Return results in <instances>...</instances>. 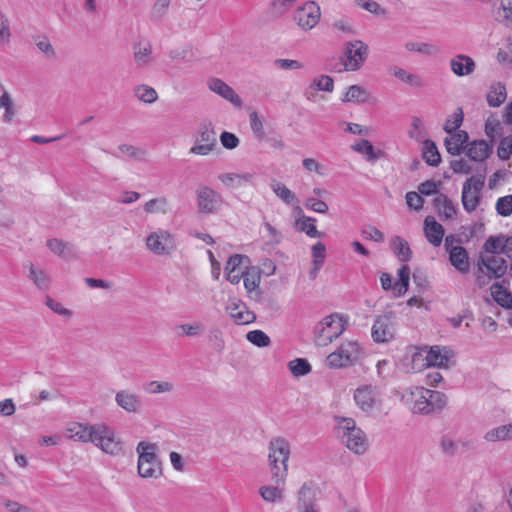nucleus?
Masks as SVG:
<instances>
[{
  "label": "nucleus",
  "instance_id": "51",
  "mask_svg": "<svg viewBox=\"0 0 512 512\" xmlns=\"http://www.w3.org/2000/svg\"><path fill=\"white\" fill-rule=\"evenodd\" d=\"M352 149L358 153L365 155L368 161H375L379 155L375 151L374 146L368 140H361L352 146Z\"/></svg>",
  "mask_w": 512,
  "mask_h": 512
},
{
  "label": "nucleus",
  "instance_id": "63",
  "mask_svg": "<svg viewBox=\"0 0 512 512\" xmlns=\"http://www.w3.org/2000/svg\"><path fill=\"white\" fill-rule=\"evenodd\" d=\"M355 4L374 15L384 14V9L374 0H355Z\"/></svg>",
  "mask_w": 512,
  "mask_h": 512
},
{
  "label": "nucleus",
  "instance_id": "43",
  "mask_svg": "<svg viewBox=\"0 0 512 512\" xmlns=\"http://www.w3.org/2000/svg\"><path fill=\"white\" fill-rule=\"evenodd\" d=\"M133 95L138 101L145 104H153L159 98L157 91L147 84H138L134 86Z\"/></svg>",
  "mask_w": 512,
  "mask_h": 512
},
{
  "label": "nucleus",
  "instance_id": "58",
  "mask_svg": "<svg viewBox=\"0 0 512 512\" xmlns=\"http://www.w3.org/2000/svg\"><path fill=\"white\" fill-rule=\"evenodd\" d=\"M439 446L442 453L447 456H454L458 449L456 441L449 435H444L441 437Z\"/></svg>",
  "mask_w": 512,
  "mask_h": 512
},
{
  "label": "nucleus",
  "instance_id": "41",
  "mask_svg": "<svg viewBox=\"0 0 512 512\" xmlns=\"http://www.w3.org/2000/svg\"><path fill=\"white\" fill-rule=\"evenodd\" d=\"M506 98V87L500 82L492 84L486 96L487 103L490 107H499L505 102Z\"/></svg>",
  "mask_w": 512,
  "mask_h": 512
},
{
  "label": "nucleus",
  "instance_id": "46",
  "mask_svg": "<svg viewBox=\"0 0 512 512\" xmlns=\"http://www.w3.org/2000/svg\"><path fill=\"white\" fill-rule=\"evenodd\" d=\"M174 388V384L170 381L152 380L144 385L145 392L151 395L171 393Z\"/></svg>",
  "mask_w": 512,
  "mask_h": 512
},
{
  "label": "nucleus",
  "instance_id": "38",
  "mask_svg": "<svg viewBox=\"0 0 512 512\" xmlns=\"http://www.w3.org/2000/svg\"><path fill=\"white\" fill-rule=\"evenodd\" d=\"M270 188L273 193L286 205H294L298 202L297 197L293 191H291L284 183L278 180H272L270 182Z\"/></svg>",
  "mask_w": 512,
  "mask_h": 512
},
{
  "label": "nucleus",
  "instance_id": "16",
  "mask_svg": "<svg viewBox=\"0 0 512 512\" xmlns=\"http://www.w3.org/2000/svg\"><path fill=\"white\" fill-rule=\"evenodd\" d=\"M395 320L392 314L378 316L372 326L371 336L376 343H386L395 336Z\"/></svg>",
  "mask_w": 512,
  "mask_h": 512
},
{
  "label": "nucleus",
  "instance_id": "54",
  "mask_svg": "<svg viewBox=\"0 0 512 512\" xmlns=\"http://www.w3.org/2000/svg\"><path fill=\"white\" fill-rule=\"evenodd\" d=\"M485 440L489 442L506 441L510 439L509 425H502L489 430L485 436Z\"/></svg>",
  "mask_w": 512,
  "mask_h": 512
},
{
  "label": "nucleus",
  "instance_id": "33",
  "mask_svg": "<svg viewBox=\"0 0 512 512\" xmlns=\"http://www.w3.org/2000/svg\"><path fill=\"white\" fill-rule=\"evenodd\" d=\"M389 71L395 78L412 88H423L425 86V81L421 76L411 73L399 66H393Z\"/></svg>",
  "mask_w": 512,
  "mask_h": 512
},
{
  "label": "nucleus",
  "instance_id": "47",
  "mask_svg": "<svg viewBox=\"0 0 512 512\" xmlns=\"http://www.w3.org/2000/svg\"><path fill=\"white\" fill-rule=\"evenodd\" d=\"M283 486L284 485L277 484H275V486H261L259 488V494L261 495L263 500L267 502L282 501L284 498Z\"/></svg>",
  "mask_w": 512,
  "mask_h": 512
},
{
  "label": "nucleus",
  "instance_id": "1",
  "mask_svg": "<svg viewBox=\"0 0 512 512\" xmlns=\"http://www.w3.org/2000/svg\"><path fill=\"white\" fill-rule=\"evenodd\" d=\"M334 423L337 438L349 451L364 455L369 450V439L353 418L334 416Z\"/></svg>",
  "mask_w": 512,
  "mask_h": 512
},
{
  "label": "nucleus",
  "instance_id": "37",
  "mask_svg": "<svg viewBox=\"0 0 512 512\" xmlns=\"http://www.w3.org/2000/svg\"><path fill=\"white\" fill-rule=\"evenodd\" d=\"M46 245L51 250V252L63 259H70L75 257L74 247L70 243L64 242L61 239H49L47 240Z\"/></svg>",
  "mask_w": 512,
  "mask_h": 512
},
{
  "label": "nucleus",
  "instance_id": "61",
  "mask_svg": "<svg viewBox=\"0 0 512 512\" xmlns=\"http://www.w3.org/2000/svg\"><path fill=\"white\" fill-rule=\"evenodd\" d=\"M497 212L504 217L512 214V195L501 197L496 202Z\"/></svg>",
  "mask_w": 512,
  "mask_h": 512
},
{
  "label": "nucleus",
  "instance_id": "9",
  "mask_svg": "<svg viewBox=\"0 0 512 512\" xmlns=\"http://www.w3.org/2000/svg\"><path fill=\"white\" fill-rule=\"evenodd\" d=\"M217 147V137L214 127L210 121H204L199 125L195 135L194 145L189 153L199 156H207Z\"/></svg>",
  "mask_w": 512,
  "mask_h": 512
},
{
  "label": "nucleus",
  "instance_id": "34",
  "mask_svg": "<svg viewBox=\"0 0 512 512\" xmlns=\"http://www.w3.org/2000/svg\"><path fill=\"white\" fill-rule=\"evenodd\" d=\"M371 93L360 85H351L347 87L344 92L341 101L342 102H358V103H367L371 100Z\"/></svg>",
  "mask_w": 512,
  "mask_h": 512
},
{
  "label": "nucleus",
  "instance_id": "55",
  "mask_svg": "<svg viewBox=\"0 0 512 512\" xmlns=\"http://www.w3.org/2000/svg\"><path fill=\"white\" fill-rule=\"evenodd\" d=\"M505 239L506 238L502 236L489 237L484 243V250L491 255H499L500 253L504 254Z\"/></svg>",
  "mask_w": 512,
  "mask_h": 512
},
{
  "label": "nucleus",
  "instance_id": "35",
  "mask_svg": "<svg viewBox=\"0 0 512 512\" xmlns=\"http://www.w3.org/2000/svg\"><path fill=\"white\" fill-rule=\"evenodd\" d=\"M433 204L440 217L444 219H452L456 215V207L453 202L444 194H438Z\"/></svg>",
  "mask_w": 512,
  "mask_h": 512
},
{
  "label": "nucleus",
  "instance_id": "15",
  "mask_svg": "<svg viewBox=\"0 0 512 512\" xmlns=\"http://www.w3.org/2000/svg\"><path fill=\"white\" fill-rule=\"evenodd\" d=\"M398 281L393 285L392 276L383 272L380 276V283L383 290H392L396 297L403 296L409 289L410 268L403 265L397 272Z\"/></svg>",
  "mask_w": 512,
  "mask_h": 512
},
{
  "label": "nucleus",
  "instance_id": "29",
  "mask_svg": "<svg viewBox=\"0 0 512 512\" xmlns=\"http://www.w3.org/2000/svg\"><path fill=\"white\" fill-rule=\"evenodd\" d=\"M91 429L92 424L72 422L65 427L64 436L75 442L89 443Z\"/></svg>",
  "mask_w": 512,
  "mask_h": 512
},
{
  "label": "nucleus",
  "instance_id": "40",
  "mask_svg": "<svg viewBox=\"0 0 512 512\" xmlns=\"http://www.w3.org/2000/svg\"><path fill=\"white\" fill-rule=\"evenodd\" d=\"M28 278L42 291H46L50 288L51 278L49 274L41 268H36L33 264L29 267Z\"/></svg>",
  "mask_w": 512,
  "mask_h": 512
},
{
  "label": "nucleus",
  "instance_id": "39",
  "mask_svg": "<svg viewBox=\"0 0 512 512\" xmlns=\"http://www.w3.org/2000/svg\"><path fill=\"white\" fill-rule=\"evenodd\" d=\"M244 287L247 290V292L252 293L256 291L261 282V271L257 267H244V272L242 275Z\"/></svg>",
  "mask_w": 512,
  "mask_h": 512
},
{
  "label": "nucleus",
  "instance_id": "27",
  "mask_svg": "<svg viewBox=\"0 0 512 512\" xmlns=\"http://www.w3.org/2000/svg\"><path fill=\"white\" fill-rule=\"evenodd\" d=\"M449 63L451 71L458 77L471 75L476 69L475 61L465 54L455 55Z\"/></svg>",
  "mask_w": 512,
  "mask_h": 512
},
{
  "label": "nucleus",
  "instance_id": "23",
  "mask_svg": "<svg viewBox=\"0 0 512 512\" xmlns=\"http://www.w3.org/2000/svg\"><path fill=\"white\" fill-rule=\"evenodd\" d=\"M133 60L137 68L144 69L154 62L153 49L150 42H139L133 45Z\"/></svg>",
  "mask_w": 512,
  "mask_h": 512
},
{
  "label": "nucleus",
  "instance_id": "60",
  "mask_svg": "<svg viewBox=\"0 0 512 512\" xmlns=\"http://www.w3.org/2000/svg\"><path fill=\"white\" fill-rule=\"evenodd\" d=\"M170 5L171 0H155L151 10L152 17L162 19L167 15Z\"/></svg>",
  "mask_w": 512,
  "mask_h": 512
},
{
  "label": "nucleus",
  "instance_id": "44",
  "mask_svg": "<svg viewBox=\"0 0 512 512\" xmlns=\"http://www.w3.org/2000/svg\"><path fill=\"white\" fill-rule=\"evenodd\" d=\"M143 210L147 214H167L170 210L169 201L164 196L150 199L143 205Z\"/></svg>",
  "mask_w": 512,
  "mask_h": 512
},
{
  "label": "nucleus",
  "instance_id": "42",
  "mask_svg": "<svg viewBox=\"0 0 512 512\" xmlns=\"http://www.w3.org/2000/svg\"><path fill=\"white\" fill-rule=\"evenodd\" d=\"M391 249L399 261L407 262L411 259L412 251L408 242L402 237L394 236L391 239Z\"/></svg>",
  "mask_w": 512,
  "mask_h": 512
},
{
  "label": "nucleus",
  "instance_id": "25",
  "mask_svg": "<svg viewBox=\"0 0 512 512\" xmlns=\"http://www.w3.org/2000/svg\"><path fill=\"white\" fill-rule=\"evenodd\" d=\"M256 174L253 172L241 173H222L218 175V180L226 188H239L245 184H254Z\"/></svg>",
  "mask_w": 512,
  "mask_h": 512
},
{
  "label": "nucleus",
  "instance_id": "17",
  "mask_svg": "<svg viewBox=\"0 0 512 512\" xmlns=\"http://www.w3.org/2000/svg\"><path fill=\"white\" fill-rule=\"evenodd\" d=\"M115 402L119 408L129 414H140L144 409L142 397L128 389L117 391Z\"/></svg>",
  "mask_w": 512,
  "mask_h": 512
},
{
  "label": "nucleus",
  "instance_id": "62",
  "mask_svg": "<svg viewBox=\"0 0 512 512\" xmlns=\"http://www.w3.org/2000/svg\"><path fill=\"white\" fill-rule=\"evenodd\" d=\"M498 157L507 160L512 154V135L503 138L497 149Z\"/></svg>",
  "mask_w": 512,
  "mask_h": 512
},
{
  "label": "nucleus",
  "instance_id": "59",
  "mask_svg": "<svg viewBox=\"0 0 512 512\" xmlns=\"http://www.w3.org/2000/svg\"><path fill=\"white\" fill-rule=\"evenodd\" d=\"M118 149L122 155L135 160H142L146 155L144 150L129 144H122Z\"/></svg>",
  "mask_w": 512,
  "mask_h": 512
},
{
  "label": "nucleus",
  "instance_id": "57",
  "mask_svg": "<svg viewBox=\"0 0 512 512\" xmlns=\"http://www.w3.org/2000/svg\"><path fill=\"white\" fill-rule=\"evenodd\" d=\"M247 340L257 347H267L270 345L271 340L269 336L262 330H253L247 333Z\"/></svg>",
  "mask_w": 512,
  "mask_h": 512
},
{
  "label": "nucleus",
  "instance_id": "11",
  "mask_svg": "<svg viewBox=\"0 0 512 512\" xmlns=\"http://www.w3.org/2000/svg\"><path fill=\"white\" fill-rule=\"evenodd\" d=\"M454 356V352L447 347L432 346L429 350L425 351V356H423L422 352L415 353L412 360L414 365L418 361H425V365L428 367L448 369Z\"/></svg>",
  "mask_w": 512,
  "mask_h": 512
},
{
  "label": "nucleus",
  "instance_id": "49",
  "mask_svg": "<svg viewBox=\"0 0 512 512\" xmlns=\"http://www.w3.org/2000/svg\"><path fill=\"white\" fill-rule=\"evenodd\" d=\"M176 329L180 331L178 332L179 336L196 337L204 332L205 327L201 322L195 321L192 323L180 324Z\"/></svg>",
  "mask_w": 512,
  "mask_h": 512
},
{
  "label": "nucleus",
  "instance_id": "48",
  "mask_svg": "<svg viewBox=\"0 0 512 512\" xmlns=\"http://www.w3.org/2000/svg\"><path fill=\"white\" fill-rule=\"evenodd\" d=\"M423 159L430 166H438L441 157L433 141L426 140L423 144Z\"/></svg>",
  "mask_w": 512,
  "mask_h": 512
},
{
  "label": "nucleus",
  "instance_id": "21",
  "mask_svg": "<svg viewBox=\"0 0 512 512\" xmlns=\"http://www.w3.org/2000/svg\"><path fill=\"white\" fill-rule=\"evenodd\" d=\"M478 267L481 272L485 268L494 278H501L507 271L506 260L500 255L480 256Z\"/></svg>",
  "mask_w": 512,
  "mask_h": 512
},
{
  "label": "nucleus",
  "instance_id": "36",
  "mask_svg": "<svg viewBox=\"0 0 512 512\" xmlns=\"http://www.w3.org/2000/svg\"><path fill=\"white\" fill-rule=\"evenodd\" d=\"M468 141V134L463 130H458L450 134L445 139V147L451 155H459L463 150V145Z\"/></svg>",
  "mask_w": 512,
  "mask_h": 512
},
{
  "label": "nucleus",
  "instance_id": "32",
  "mask_svg": "<svg viewBox=\"0 0 512 512\" xmlns=\"http://www.w3.org/2000/svg\"><path fill=\"white\" fill-rule=\"evenodd\" d=\"M296 210L299 214V218L295 222L296 229L300 232H304L310 238L322 237V233L317 230L315 225L316 219L305 216L299 206H296Z\"/></svg>",
  "mask_w": 512,
  "mask_h": 512
},
{
  "label": "nucleus",
  "instance_id": "4",
  "mask_svg": "<svg viewBox=\"0 0 512 512\" xmlns=\"http://www.w3.org/2000/svg\"><path fill=\"white\" fill-rule=\"evenodd\" d=\"M90 435L89 443L95 445L102 452L111 456H116L122 453V443L116 436L114 429L108 424H92Z\"/></svg>",
  "mask_w": 512,
  "mask_h": 512
},
{
  "label": "nucleus",
  "instance_id": "13",
  "mask_svg": "<svg viewBox=\"0 0 512 512\" xmlns=\"http://www.w3.org/2000/svg\"><path fill=\"white\" fill-rule=\"evenodd\" d=\"M321 9L315 1H307L294 12V20L298 26L309 31L313 29L320 21Z\"/></svg>",
  "mask_w": 512,
  "mask_h": 512
},
{
  "label": "nucleus",
  "instance_id": "24",
  "mask_svg": "<svg viewBox=\"0 0 512 512\" xmlns=\"http://www.w3.org/2000/svg\"><path fill=\"white\" fill-rule=\"evenodd\" d=\"M445 246L449 252V260L451 264L460 273H467L470 268L469 256L466 249L462 246L449 247V238L446 239Z\"/></svg>",
  "mask_w": 512,
  "mask_h": 512
},
{
  "label": "nucleus",
  "instance_id": "10",
  "mask_svg": "<svg viewBox=\"0 0 512 512\" xmlns=\"http://www.w3.org/2000/svg\"><path fill=\"white\" fill-rule=\"evenodd\" d=\"M146 248L154 255H170L176 249L175 236L168 230L157 229L146 237Z\"/></svg>",
  "mask_w": 512,
  "mask_h": 512
},
{
  "label": "nucleus",
  "instance_id": "14",
  "mask_svg": "<svg viewBox=\"0 0 512 512\" xmlns=\"http://www.w3.org/2000/svg\"><path fill=\"white\" fill-rule=\"evenodd\" d=\"M429 389L424 387H409L403 394V401L413 413L429 414L428 409Z\"/></svg>",
  "mask_w": 512,
  "mask_h": 512
},
{
  "label": "nucleus",
  "instance_id": "3",
  "mask_svg": "<svg viewBox=\"0 0 512 512\" xmlns=\"http://www.w3.org/2000/svg\"><path fill=\"white\" fill-rule=\"evenodd\" d=\"M157 444L141 441L136 446L137 470L141 478L158 479L163 475L162 462L157 456Z\"/></svg>",
  "mask_w": 512,
  "mask_h": 512
},
{
  "label": "nucleus",
  "instance_id": "18",
  "mask_svg": "<svg viewBox=\"0 0 512 512\" xmlns=\"http://www.w3.org/2000/svg\"><path fill=\"white\" fill-rule=\"evenodd\" d=\"M354 401L359 409L369 413L380 404L379 393L371 385H362L355 390Z\"/></svg>",
  "mask_w": 512,
  "mask_h": 512
},
{
  "label": "nucleus",
  "instance_id": "56",
  "mask_svg": "<svg viewBox=\"0 0 512 512\" xmlns=\"http://www.w3.org/2000/svg\"><path fill=\"white\" fill-rule=\"evenodd\" d=\"M405 48L410 52H417L424 55H433L438 52V49L436 46L430 43H424V42H407L405 44Z\"/></svg>",
  "mask_w": 512,
  "mask_h": 512
},
{
  "label": "nucleus",
  "instance_id": "8",
  "mask_svg": "<svg viewBox=\"0 0 512 512\" xmlns=\"http://www.w3.org/2000/svg\"><path fill=\"white\" fill-rule=\"evenodd\" d=\"M196 206L199 214H217L223 206V197L207 185H199L195 191Z\"/></svg>",
  "mask_w": 512,
  "mask_h": 512
},
{
  "label": "nucleus",
  "instance_id": "2",
  "mask_svg": "<svg viewBox=\"0 0 512 512\" xmlns=\"http://www.w3.org/2000/svg\"><path fill=\"white\" fill-rule=\"evenodd\" d=\"M268 462L272 480L277 485H285L288 474L290 445L284 438L278 437L269 442Z\"/></svg>",
  "mask_w": 512,
  "mask_h": 512
},
{
  "label": "nucleus",
  "instance_id": "26",
  "mask_svg": "<svg viewBox=\"0 0 512 512\" xmlns=\"http://www.w3.org/2000/svg\"><path fill=\"white\" fill-rule=\"evenodd\" d=\"M227 311L233 321L238 325H246L255 321V314L248 309L243 302H231L227 306Z\"/></svg>",
  "mask_w": 512,
  "mask_h": 512
},
{
  "label": "nucleus",
  "instance_id": "30",
  "mask_svg": "<svg viewBox=\"0 0 512 512\" xmlns=\"http://www.w3.org/2000/svg\"><path fill=\"white\" fill-rule=\"evenodd\" d=\"M334 90V80L329 75H318L312 79L308 88L306 89L305 95L308 100L312 99L318 91L331 93Z\"/></svg>",
  "mask_w": 512,
  "mask_h": 512
},
{
  "label": "nucleus",
  "instance_id": "20",
  "mask_svg": "<svg viewBox=\"0 0 512 512\" xmlns=\"http://www.w3.org/2000/svg\"><path fill=\"white\" fill-rule=\"evenodd\" d=\"M207 86L209 90L231 103L235 108L241 109L243 107L241 97L231 86L220 78L212 77L208 79Z\"/></svg>",
  "mask_w": 512,
  "mask_h": 512
},
{
  "label": "nucleus",
  "instance_id": "64",
  "mask_svg": "<svg viewBox=\"0 0 512 512\" xmlns=\"http://www.w3.org/2000/svg\"><path fill=\"white\" fill-rule=\"evenodd\" d=\"M312 264L323 265L326 257V246L322 242H317L312 246Z\"/></svg>",
  "mask_w": 512,
  "mask_h": 512
},
{
  "label": "nucleus",
  "instance_id": "50",
  "mask_svg": "<svg viewBox=\"0 0 512 512\" xmlns=\"http://www.w3.org/2000/svg\"><path fill=\"white\" fill-rule=\"evenodd\" d=\"M289 370L295 377H301L311 372L310 363L304 358H296L288 363Z\"/></svg>",
  "mask_w": 512,
  "mask_h": 512
},
{
  "label": "nucleus",
  "instance_id": "31",
  "mask_svg": "<svg viewBox=\"0 0 512 512\" xmlns=\"http://www.w3.org/2000/svg\"><path fill=\"white\" fill-rule=\"evenodd\" d=\"M424 232L427 240L434 246H439L444 237V228L434 217L428 216L424 220Z\"/></svg>",
  "mask_w": 512,
  "mask_h": 512
},
{
  "label": "nucleus",
  "instance_id": "6",
  "mask_svg": "<svg viewBox=\"0 0 512 512\" xmlns=\"http://www.w3.org/2000/svg\"><path fill=\"white\" fill-rule=\"evenodd\" d=\"M361 354L362 349L358 342L345 341L326 357V364L333 369L346 368L355 364Z\"/></svg>",
  "mask_w": 512,
  "mask_h": 512
},
{
  "label": "nucleus",
  "instance_id": "5",
  "mask_svg": "<svg viewBox=\"0 0 512 512\" xmlns=\"http://www.w3.org/2000/svg\"><path fill=\"white\" fill-rule=\"evenodd\" d=\"M346 320L339 314L324 317L314 330L315 343L324 347L337 339L345 330Z\"/></svg>",
  "mask_w": 512,
  "mask_h": 512
},
{
  "label": "nucleus",
  "instance_id": "45",
  "mask_svg": "<svg viewBox=\"0 0 512 512\" xmlns=\"http://www.w3.org/2000/svg\"><path fill=\"white\" fill-rule=\"evenodd\" d=\"M494 300L502 307L512 309V294L499 283H494L491 288Z\"/></svg>",
  "mask_w": 512,
  "mask_h": 512
},
{
  "label": "nucleus",
  "instance_id": "12",
  "mask_svg": "<svg viewBox=\"0 0 512 512\" xmlns=\"http://www.w3.org/2000/svg\"><path fill=\"white\" fill-rule=\"evenodd\" d=\"M486 178V169L476 176L466 180L462 189V204L467 212L474 211L480 202V192L484 187Z\"/></svg>",
  "mask_w": 512,
  "mask_h": 512
},
{
  "label": "nucleus",
  "instance_id": "19",
  "mask_svg": "<svg viewBox=\"0 0 512 512\" xmlns=\"http://www.w3.org/2000/svg\"><path fill=\"white\" fill-rule=\"evenodd\" d=\"M317 489L312 483H304L297 493V512H319Z\"/></svg>",
  "mask_w": 512,
  "mask_h": 512
},
{
  "label": "nucleus",
  "instance_id": "22",
  "mask_svg": "<svg viewBox=\"0 0 512 512\" xmlns=\"http://www.w3.org/2000/svg\"><path fill=\"white\" fill-rule=\"evenodd\" d=\"M249 262V259L247 256H243V255H239V254H235V255H232L229 260L227 261V264H226V267H225V272H226V279L231 283V284H239L241 279H242V275H243V272H244V264L245 263H248Z\"/></svg>",
  "mask_w": 512,
  "mask_h": 512
},
{
  "label": "nucleus",
  "instance_id": "28",
  "mask_svg": "<svg viewBox=\"0 0 512 512\" xmlns=\"http://www.w3.org/2000/svg\"><path fill=\"white\" fill-rule=\"evenodd\" d=\"M493 146L485 140H475L465 148L466 156L476 162L485 161L492 153Z\"/></svg>",
  "mask_w": 512,
  "mask_h": 512
},
{
  "label": "nucleus",
  "instance_id": "7",
  "mask_svg": "<svg viewBox=\"0 0 512 512\" xmlns=\"http://www.w3.org/2000/svg\"><path fill=\"white\" fill-rule=\"evenodd\" d=\"M369 55V47L361 40L345 43L342 64L345 71L355 72L362 68Z\"/></svg>",
  "mask_w": 512,
  "mask_h": 512
},
{
  "label": "nucleus",
  "instance_id": "52",
  "mask_svg": "<svg viewBox=\"0 0 512 512\" xmlns=\"http://www.w3.org/2000/svg\"><path fill=\"white\" fill-rule=\"evenodd\" d=\"M429 395H430V396H428L429 414L433 413L435 411H439L445 407V405L447 403V398L443 393H441L439 391L429 390Z\"/></svg>",
  "mask_w": 512,
  "mask_h": 512
},
{
  "label": "nucleus",
  "instance_id": "53",
  "mask_svg": "<svg viewBox=\"0 0 512 512\" xmlns=\"http://www.w3.org/2000/svg\"><path fill=\"white\" fill-rule=\"evenodd\" d=\"M0 108L5 109L3 121L5 123H10L16 114V110L12 98L8 92H4L0 96Z\"/></svg>",
  "mask_w": 512,
  "mask_h": 512
}]
</instances>
